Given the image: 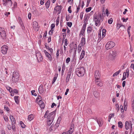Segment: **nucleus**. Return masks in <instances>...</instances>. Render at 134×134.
Wrapping results in <instances>:
<instances>
[{
    "instance_id": "nucleus-48",
    "label": "nucleus",
    "mask_w": 134,
    "mask_h": 134,
    "mask_svg": "<svg viewBox=\"0 0 134 134\" xmlns=\"http://www.w3.org/2000/svg\"><path fill=\"white\" fill-rule=\"evenodd\" d=\"M114 113L111 114H110L109 116V119H111L114 116Z\"/></svg>"
},
{
    "instance_id": "nucleus-52",
    "label": "nucleus",
    "mask_w": 134,
    "mask_h": 134,
    "mask_svg": "<svg viewBox=\"0 0 134 134\" xmlns=\"http://www.w3.org/2000/svg\"><path fill=\"white\" fill-rule=\"evenodd\" d=\"M80 5H79L78 6V7L77 8V10L76 11V13H78L80 9Z\"/></svg>"
},
{
    "instance_id": "nucleus-49",
    "label": "nucleus",
    "mask_w": 134,
    "mask_h": 134,
    "mask_svg": "<svg viewBox=\"0 0 134 134\" xmlns=\"http://www.w3.org/2000/svg\"><path fill=\"white\" fill-rule=\"evenodd\" d=\"M72 23L71 22H68L67 23V25L69 27H71L72 25Z\"/></svg>"
},
{
    "instance_id": "nucleus-20",
    "label": "nucleus",
    "mask_w": 134,
    "mask_h": 134,
    "mask_svg": "<svg viewBox=\"0 0 134 134\" xmlns=\"http://www.w3.org/2000/svg\"><path fill=\"white\" fill-rule=\"evenodd\" d=\"M38 104L41 109H43L44 108V103L41 100H39Z\"/></svg>"
},
{
    "instance_id": "nucleus-14",
    "label": "nucleus",
    "mask_w": 134,
    "mask_h": 134,
    "mask_svg": "<svg viewBox=\"0 0 134 134\" xmlns=\"http://www.w3.org/2000/svg\"><path fill=\"white\" fill-rule=\"evenodd\" d=\"M116 55V52L115 51H112L110 55V57L111 60L114 59Z\"/></svg>"
},
{
    "instance_id": "nucleus-64",
    "label": "nucleus",
    "mask_w": 134,
    "mask_h": 134,
    "mask_svg": "<svg viewBox=\"0 0 134 134\" xmlns=\"http://www.w3.org/2000/svg\"><path fill=\"white\" fill-rule=\"evenodd\" d=\"M59 123L57 122L54 126L57 128L59 126Z\"/></svg>"
},
{
    "instance_id": "nucleus-50",
    "label": "nucleus",
    "mask_w": 134,
    "mask_h": 134,
    "mask_svg": "<svg viewBox=\"0 0 134 134\" xmlns=\"http://www.w3.org/2000/svg\"><path fill=\"white\" fill-rule=\"evenodd\" d=\"M41 99V97L40 96H38L37 98L36 99L37 102H38L39 100ZM38 103V102H37Z\"/></svg>"
},
{
    "instance_id": "nucleus-29",
    "label": "nucleus",
    "mask_w": 134,
    "mask_h": 134,
    "mask_svg": "<svg viewBox=\"0 0 134 134\" xmlns=\"http://www.w3.org/2000/svg\"><path fill=\"white\" fill-rule=\"evenodd\" d=\"M92 30V27L91 26H89L87 27V32L88 33H91Z\"/></svg>"
},
{
    "instance_id": "nucleus-35",
    "label": "nucleus",
    "mask_w": 134,
    "mask_h": 134,
    "mask_svg": "<svg viewBox=\"0 0 134 134\" xmlns=\"http://www.w3.org/2000/svg\"><path fill=\"white\" fill-rule=\"evenodd\" d=\"M121 71V70H120L114 73L113 75V76L114 77L118 75L120 73V72Z\"/></svg>"
},
{
    "instance_id": "nucleus-41",
    "label": "nucleus",
    "mask_w": 134,
    "mask_h": 134,
    "mask_svg": "<svg viewBox=\"0 0 134 134\" xmlns=\"http://www.w3.org/2000/svg\"><path fill=\"white\" fill-rule=\"evenodd\" d=\"M126 100L125 99L124 100V109L125 110H126L127 109V107L126 105V103H125V102Z\"/></svg>"
},
{
    "instance_id": "nucleus-27",
    "label": "nucleus",
    "mask_w": 134,
    "mask_h": 134,
    "mask_svg": "<svg viewBox=\"0 0 134 134\" xmlns=\"http://www.w3.org/2000/svg\"><path fill=\"white\" fill-rule=\"evenodd\" d=\"M123 74L125 75V76L126 75L127 77H128L129 75V69H127L126 70V72H124Z\"/></svg>"
},
{
    "instance_id": "nucleus-62",
    "label": "nucleus",
    "mask_w": 134,
    "mask_h": 134,
    "mask_svg": "<svg viewBox=\"0 0 134 134\" xmlns=\"http://www.w3.org/2000/svg\"><path fill=\"white\" fill-rule=\"evenodd\" d=\"M57 77H54L53 79V80H52V83H54V82H55L56 80L57 79Z\"/></svg>"
},
{
    "instance_id": "nucleus-54",
    "label": "nucleus",
    "mask_w": 134,
    "mask_h": 134,
    "mask_svg": "<svg viewBox=\"0 0 134 134\" xmlns=\"http://www.w3.org/2000/svg\"><path fill=\"white\" fill-rule=\"evenodd\" d=\"M61 120V117H59L58 118L57 120V122L59 123Z\"/></svg>"
},
{
    "instance_id": "nucleus-45",
    "label": "nucleus",
    "mask_w": 134,
    "mask_h": 134,
    "mask_svg": "<svg viewBox=\"0 0 134 134\" xmlns=\"http://www.w3.org/2000/svg\"><path fill=\"white\" fill-rule=\"evenodd\" d=\"M59 17H58L57 18V20H56V25L57 26L59 24Z\"/></svg>"
},
{
    "instance_id": "nucleus-60",
    "label": "nucleus",
    "mask_w": 134,
    "mask_h": 134,
    "mask_svg": "<svg viewBox=\"0 0 134 134\" xmlns=\"http://www.w3.org/2000/svg\"><path fill=\"white\" fill-rule=\"evenodd\" d=\"M53 29H51V30H50L49 32V34L50 35H52L53 33Z\"/></svg>"
},
{
    "instance_id": "nucleus-11",
    "label": "nucleus",
    "mask_w": 134,
    "mask_h": 134,
    "mask_svg": "<svg viewBox=\"0 0 134 134\" xmlns=\"http://www.w3.org/2000/svg\"><path fill=\"white\" fill-rule=\"evenodd\" d=\"M44 52L46 57L47 58L48 60L51 62L52 60V57L51 54L49 53L46 50H44Z\"/></svg>"
},
{
    "instance_id": "nucleus-3",
    "label": "nucleus",
    "mask_w": 134,
    "mask_h": 134,
    "mask_svg": "<svg viewBox=\"0 0 134 134\" xmlns=\"http://www.w3.org/2000/svg\"><path fill=\"white\" fill-rule=\"evenodd\" d=\"M19 75L18 72L17 71H14L13 72L10 81L12 83H16L19 81Z\"/></svg>"
},
{
    "instance_id": "nucleus-6",
    "label": "nucleus",
    "mask_w": 134,
    "mask_h": 134,
    "mask_svg": "<svg viewBox=\"0 0 134 134\" xmlns=\"http://www.w3.org/2000/svg\"><path fill=\"white\" fill-rule=\"evenodd\" d=\"M0 35L3 39H5L6 38V32L4 29L1 27H0Z\"/></svg>"
},
{
    "instance_id": "nucleus-33",
    "label": "nucleus",
    "mask_w": 134,
    "mask_h": 134,
    "mask_svg": "<svg viewBox=\"0 0 134 134\" xmlns=\"http://www.w3.org/2000/svg\"><path fill=\"white\" fill-rule=\"evenodd\" d=\"M85 30L82 29L80 33V35H83L84 34Z\"/></svg>"
},
{
    "instance_id": "nucleus-61",
    "label": "nucleus",
    "mask_w": 134,
    "mask_h": 134,
    "mask_svg": "<svg viewBox=\"0 0 134 134\" xmlns=\"http://www.w3.org/2000/svg\"><path fill=\"white\" fill-rule=\"evenodd\" d=\"M31 14L30 12H29L28 13V18L29 19H31Z\"/></svg>"
},
{
    "instance_id": "nucleus-21",
    "label": "nucleus",
    "mask_w": 134,
    "mask_h": 134,
    "mask_svg": "<svg viewBox=\"0 0 134 134\" xmlns=\"http://www.w3.org/2000/svg\"><path fill=\"white\" fill-rule=\"evenodd\" d=\"M85 44V40L84 37H82L81 40V43L79 44L82 46H84Z\"/></svg>"
},
{
    "instance_id": "nucleus-57",
    "label": "nucleus",
    "mask_w": 134,
    "mask_h": 134,
    "mask_svg": "<svg viewBox=\"0 0 134 134\" xmlns=\"http://www.w3.org/2000/svg\"><path fill=\"white\" fill-rule=\"evenodd\" d=\"M71 6H70L69 7V8H68V11L70 13H71V12H72L71 10Z\"/></svg>"
},
{
    "instance_id": "nucleus-44",
    "label": "nucleus",
    "mask_w": 134,
    "mask_h": 134,
    "mask_svg": "<svg viewBox=\"0 0 134 134\" xmlns=\"http://www.w3.org/2000/svg\"><path fill=\"white\" fill-rule=\"evenodd\" d=\"M66 35L65 32L63 33V40H64L65 39V38L66 36Z\"/></svg>"
},
{
    "instance_id": "nucleus-9",
    "label": "nucleus",
    "mask_w": 134,
    "mask_h": 134,
    "mask_svg": "<svg viewBox=\"0 0 134 134\" xmlns=\"http://www.w3.org/2000/svg\"><path fill=\"white\" fill-rule=\"evenodd\" d=\"M8 49V47L6 45H4L1 47V51L3 54H7Z\"/></svg>"
},
{
    "instance_id": "nucleus-24",
    "label": "nucleus",
    "mask_w": 134,
    "mask_h": 134,
    "mask_svg": "<svg viewBox=\"0 0 134 134\" xmlns=\"http://www.w3.org/2000/svg\"><path fill=\"white\" fill-rule=\"evenodd\" d=\"M57 128L53 124L49 128V130L50 131H54L57 129Z\"/></svg>"
},
{
    "instance_id": "nucleus-36",
    "label": "nucleus",
    "mask_w": 134,
    "mask_h": 134,
    "mask_svg": "<svg viewBox=\"0 0 134 134\" xmlns=\"http://www.w3.org/2000/svg\"><path fill=\"white\" fill-rule=\"evenodd\" d=\"M118 127L120 128H122L123 127V124L121 121H119L118 123Z\"/></svg>"
},
{
    "instance_id": "nucleus-40",
    "label": "nucleus",
    "mask_w": 134,
    "mask_h": 134,
    "mask_svg": "<svg viewBox=\"0 0 134 134\" xmlns=\"http://www.w3.org/2000/svg\"><path fill=\"white\" fill-rule=\"evenodd\" d=\"M98 41L99 42H100L102 40V38L101 37V35L100 33H98Z\"/></svg>"
},
{
    "instance_id": "nucleus-34",
    "label": "nucleus",
    "mask_w": 134,
    "mask_h": 134,
    "mask_svg": "<svg viewBox=\"0 0 134 134\" xmlns=\"http://www.w3.org/2000/svg\"><path fill=\"white\" fill-rule=\"evenodd\" d=\"M121 26L124 27V26L122 25L119 23L117 24L116 28L118 30L120 29V27Z\"/></svg>"
},
{
    "instance_id": "nucleus-39",
    "label": "nucleus",
    "mask_w": 134,
    "mask_h": 134,
    "mask_svg": "<svg viewBox=\"0 0 134 134\" xmlns=\"http://www.w3.org/2000/svg\"><path fill=\"white\" fill-rule=\"evenodd\" d=\"M93 94L94 96L96 97H98L99 96V93L97 92H94Z\"/></svg>"
},
{
    "instance_id": "nucleus-17",
    "label": "nucleus",
    "mask_w": 134,
    "mask_h": 134,
    "mask_svg": "<svg viewBox=\"0 0 134 134\" xmlns=\"http://www.w3.org/2000/svg\"><path fill=\"white\" fill-rule=\"evenodd\" d=\"M100 74L99 71L96 70L95 71L94 74V77L96 80H98L100 78Z\"/></svg>"
},
{
    "instance_id": "nucleus-26",
    "label": "nucleus",
    "mask_w": 134,
    "mask_h": 134,
    "mask_svg": "<svg viewBox=\"0 0 134 134\" xmlns=\"http://www.w3.org/2000/svg\"><path fill=\"white\" fill-rule=\"evenodd\" d=\"M10 119L12 122V123L13 124H14L15 123V120L13 116L12 115H10Z\"/></svg>"
},
{
    "instance_id": "nucleus-30",
    "label": "nucleus",
    "mask_w": 134,
    "mask_h": 134,
    "mask_svg": "<svg viewBox=\"0 0 134 134\" xmlns=\"http://www.w3.org/2000/svg\"><path fill=\"white\" fill-rule=\"evenodd\" d=\"M96 83L97 85L99 86H102L103 85L102 83L101 82H99L98 80H96Z\"/></svg>"
},
{
    "instance_id": "nucleus-63",
    "label": "nucleus",
    "mask_w": 134,
    "mask_h": 134,
    "mask_svg": "<svg viewBox=\"0 0 134 134\" xmlns=\"http://www.w3.org/2000/svg\"><path fill=\"white\" fill-rule=\"evenodd\" d=\"M65 40V46H67L68 44V40L67 39H66Z\"/></svg>"
},
{
    "instance_id": "nucleus-37",
    "label": "nucleus",
    "mask_w": 134,
    "mask_h": 134,
    "mask_svg": "<svg viewBox=\"0 0 134 134\" xmlns=\"http://www.w3.org/2000/svg\"><path fill=\"white\" fill-rule=\"evenodd\" d=\"M115 109L117 111V112H118L120 109L119 106V105L118 104H116L115 105Z\"/></svg>"
},
{
    "instance_id": "nucleus-10",
    "label": "nucleus",
    "mask_w": 134,
    "mask_h": 134,
    "mask_svg": "<svg viewBox=\"0 0 134 134\" xmlns=\"http://www.w3.org/2000/svg\"><path fill=\"white\" fill-rule=\"evenodd\" d=\"M77 48V46L75 44L72 47H70V49L69 51V52L70 53H73L74 54L76 53Z\"/></svg>"
},
{
    "instance_id": "nucleus-19",
    "label": "nucleus",
    "mask_w": 134,
    "mask_h": 134,
    "mask_svg": "<svg viewBox=\"0 0 134 134\" xmlns=\"http://www.w3.org/2000/svg\"><path fill=\"white\" fill-rule=\"evenodd\" d=\"M71 71L69 70L68 72L67 75L66 79V83H68L70 79V77L71 75Z\"/></svg>"
},
{
    "instance_id": "nucleus-59",
    "label": "nucleus",
    "mask_w": 134,
    "mask_h": 134,
    "mask_svg": "<svg viewBox=\"0 0 134 134\" xmlns=\"http://www.w3.org/2000/svg\"><path fill=\"white\" fill-rule=\"evenodd\" d=\"M131 26H129L128 29H127V32L128 33V34H130V30L131 29Z\"/></svg>"
},
{
    "instance_id": "nucleus-46",
    "label": "nucleus",
    "mask_w": 134,
    "mask_h": 134,
    "mask_svg": "<svg viewBox=\"0 0 134 134\" xmlns=\"http://www.w3.org/2000/svg\"><path fill=\"white\" fill-rule=\"evenodd\" d=\"M113 21V19L111 18L108 20V23L110 24H111Z\"/></svg>"
},
{
    "instance_id": "nucleus-8",
    "label": "nucleus",
    "mask_w": 134,
    "mask_h": 134,
    "mask_svg": "<svg viewBox=\"0 0 134 134\" xmlns=\"http://www.w3.org/2000/svg\"><path fill=\"white\" fill-rule=\"evenodd\" d=\"M13 3L11 0H4L3 5L5 6L8 5L11 7Z\"/></svg>"
},
{
    "instance_id": "nucleus-5",
    "label": "nucleus",
    "mask_w": 134,
    "mask_h": 134,
    "mask_svg": "<svg viewBox=\"0 0 134 134\" xmlns=\"http://www.w3.org/2000/svg\"><path fill=\"white\" fill-rule=\"evenodd\" d=\"M115 43L113 41L108 42L106 44L105 47L106 49L108 50L113 48L115 46Z\"/></svg>"
},
{
    "instance_id": "nucleus-16",
    "label": "nucleus",
    "mask_w": 134,
    "mask_h": 134,
    "mask_svg": "<svg viewBox=\"0 0 134 134\" xmlns=\"http://www.w3.org/2000/svg\"><path fill=\"white\" fill-rule=\"evenodd\" d=\"M38 90L39 93L40 94L43 93L45 91V89L44 88V87H43V86L42 85L40 86Z\"/></svg>"
},
{
    "instance_id": "nucleus-22",
    "label": "nucleus",
    "mask_w": 134,
    "mask_h": 134,
    "mask_svg": "<svg viewBox=\"0 0 134 134\" xmlns=\"http://www.w3.org/2000/svg\"><path fill=\"white\" fill-rule=\"evenodd\" d=\"M85 55V51L84 50H82L81 53V55L80 56L79 59L80 60H81L84 57Z\"/></svg>"
},
{
    "instance_id": "nucleus-1",
    "label": "nucleus",
    "mask_w": 134,
    "mask_h": 134,
    "mask_svg": "<svg viewBox=\"0 0 134 134\" xmlns=\"http://www.w3.org/2000/svg\"><path fill=\"white\" fill-rule=\"evenodd\" d=\"M103 8L102 9V14L99 13L98 15L95 14L93 15V19L95 23L96 26H99L100 25V23L103 20V14H104L105 15L104 13L105 5H103L102 6Z\"/></svg>"
},
{
    "instance_id": "nucleus-13",
    "label": "nucleus",
    "mask_w": 134,
    "mask_h": 134,
    "mask_svg": "<svg viewBox=\"0 0 134 134\" xmlns=\"http://www.w3.org/2000/svg\"><path fill=\"white\" fill-rule=\"evenodd\" d=\"M38 23L35 21H34L32 24V27L35 31H38Z\"/></svg>"
},
{
    "instance_id": "nucleus-4",
    "label": "nucleus",
    "mask_w": 134,
    "mask_h": 134,
    "mask_svg": "<svg viewBox=\"0 0 134 134\" xmlns=\"http://www.w3.org/2000/svg\"><path fill=\"white\" fill-rule=\"evenodd\" d=\"M55 112L53 111L49 113V111H47L44 115L45 118H47V119L54 120L55 117Z\"/></svg>"
},
{
    "instance_id": "nucleus-32",
    "label": "nucleus",
    "mask_w": 134,
    "mask_h": 134,
    "mask_svg": "<svg viewBox=\"0 0 134 134\" xmlns=\"http://www.w3.org/2000/svg\"><path fill=\"white\" fill-rule=\"evenodd\" d=\"M50 5V2L49 0L47 1V2L45 3V5L46 6V8H48Z\"/></svg>"
},
{
    "instance_id": "nucleus-42",
    "label": "nucleus",
    "mask_w": 134,
    "mask_h": 134,
    "mask_svg": "<svg viewBox=\"0 0 134 134\" xmlns=\"http://www.w3.org/2000/svg\"><path fill=\"white\" fill-rule=\"evenodd\" d=\"M91 7H89L88 8H87L86 9V12H88L91 11Z\"/></svg>"
},
{
    "instance_id": "nucleus-23",
    "label": "nucleus",
    "mask_w": 134,
    "mask_h": 134,
    "mask_svg": "<svg viewBox=\"0 0 134 134\" xmlns=\"http://www.w3.org/2000/svg\"><path fill=\"white\" fill-rule=\"evenodd\" d=\"M34 118V115L32 114H31L28 116V119L29 121L32 120Z\"/></svg>"
},
{
    "instance_id": "nucleus-18",
    "label": "nucleus",
    "mask_w": 134,
    "mask_h": 134,
    "mask_svg": "<svg viewBox=\"0 0 134 134\" xmlns=\"http://www.w3.org/2000/svg\"><path fill=\"white\" fill-rule=\"evenodd\" d=\"M74 130V125H71L69 130L66 132L67 134H71Z\"/></svg>"
},
{
    "instance_id": "nucleus-7",
    "label": "nucleus",
    "mask_w": 134,
    "mask_h": 134,
    "mask_svg": "<svg viewBox=\"0 0 134 134\" xmlns=\"http://www.w3.org/2000/svg\"><path fill=\"white\" fill-rule=\"evenodd\" d=\"M125 128L126 130H128L129 129L132 130V126L131 121H126L125 122Z\"/></svg>"
},
{
    "instance_id": "nucleus-56",
    "label": "nucleus",
    "mask_w": 134,
    "mask_h": 134,
    "mask_svg": "<svg viewBox=\"0 0 134 134\" xmlns=\"http://www.w3.org/2000/svg\"><path fill=\"white\" fill-rule=\"evenodd\" d=\"M86 24L84 23L83 24V26H82V29L85 30L86 28Z\"/></svg>"
},
{
    "instance_id": "nucleus-55",
    "label": "nucleus",
    "mask_w": 134,
    "mask_h": 134,
    "mask_svg": "<svg viewBox=\"0 0 134 134\" xmlns=\"http://www.w3.org/2000/svg\"><path fill=\"white\" fill-rule=\"evenodd\" d=\"M4 118L5 121L6 122L8 121V117L7 116H4Z\"/></svg>"
},
{
    "instance_id": "nucleus-25",
    "label": "nucleus",
    "mask_w": 134,
    "mask_h": 134,
    "mask_svg": "<svg viewBox=\"0 0 134 134\" xmlns=\"http://www.w3.org/2000/svg\"><path fill=\"white\" fill-rule=\"evenodd\" d=\"M19 97L18 96H15L14 97V99L15 101L17 104H18L19 102Z\"/></svg>"
},
{
    "instance_id": "nucleus-2",
    "label": "nucleus",
    "mask_w": 134,
    "mask_h": 134,
    "mask_svg": "<svg viewBox=\"0 0 134 134\" xmlns=\"http://www.w3.org/2000/svg\"><path fill=\"white\" fill-rule=\"evenodd\" d=\"M85 70L83 67H79L76 69V74L79 77H82L85 73Z\"/></svg>"
},
{
    "instance_id": "nucleus-38",
    "label": "nucleus",
    "mask_w": 134,
    "mask_h": 134,
    "mask_svg": "<svg viewBox=\"0 0 134 134\" xmlns=\"http://www.w3.org/2000/svg\"><path fill=\"white\" fill-rule=\"evenodd\" d=\"M82 46H81V45H79L77 49V51L78 53H79L81 51L82 49Z\"/></svg>"
},
{
    "instance_id": "nucleus-58",
    "label": "nucleus",
    "mask_w": 134,
    "mask_h": 134,
    "mask_svg": "<svg viewBox=\"0 0 134 134\" xmlns=\"http://www.w3.org/2000/svg\"><path fill=\"white\" fill-rule=\"evenodd\" d=\"M70 18V16L69 15L66 16V20L67 21H68L69 20V19Z\"/></svg>"
},
{
    "instance_id": "nucleus-43",
    "label": "nucleus",
    "mask_w": 134,
    "mask_h": 134,
    "mask_svg": "<svg viewBox=\"0 0 134 134\" xmlns=\"http://www.w3.org/2000/svg\"><path fill=\"white\" fill-rule=\"evenodd\" d=\"M86 111L87 113L88 114H91L92 113L91 109L90 108L87 109Z\"/></svg>"
},
{
    "instance_id": "nucleus-28",
    "label": "nucleus",
    "mask_w": 134,
    "mask_h": 134,
    "mask_svg": "<svg viewBox=\"0 0 134 134\" xmlns=\"http://www.w3.org/2000/svg\"><path fill=\"white\" fill-rule=\"evenodd\" d=\"M53 120H49L47 119V125L49 126H50L53 122Z\"/></svg>"
},
{
    "instance_id": "nucleus-47",
    "label": "nucleus",
    "mask_w": 134,
    "mask_h": 134,
    "mask_svg": "<svg viewBox=\"0 0 134 134\" xmlns=\"http://www.w3.org/2000/svg\"><path fill=\"white\" fill-rule=\"evenodd\" d=\"M59 51H60V50L58 49L57 52L56 57L58 59V56L59 55Z\"/></svg>"
},
{
    "instance_id": "nucleus-53",
    "label": "nucleus",
    "mask_w": 134,
    "mask_h": 134,
    "mask_svg": "<svg viewBox=\"0 0 134 134\" xmlns=\"http://www.w3.org/2000/svg\"><path fill=\"white\" fill-rule=\"evenodd\" d=\"M70 58L69 57L67 58L66 60V63H68L70 62Z\"/></svg>"
},
{
    "instance_id": "nucleus-12",
    "label": "nucleus",
    "mask_w": 134,
    "mask_h": 134,
    "mask_svg": "<svg viewBox=\"0 0 134 134\" xmlns=\"http://www.w3.org/2000/svg\"><path fill=\"white\" fill-rule=\"evenodd\" d=\"M36 56L39 62L40 61L41 62L43 60L42 56L41 54L39 52L37 53L36 54Z\"/></svg>"
},
{
    "instance_id": "nucleus-51",
    "label": "nucleus",
    "mask_w": 134,
    "mask_h": 134,
    "mask_svg": "<svg viewBox=\"0 0 134 134\" xmlns=\"http://www.w3.org/2000/svg\"><path fill=\"white\" fill-rule=\"evenodd\" d=\"M4 108L6 111L8 112L9 111V109L7 106L5 105L4 107Z\"/></svg>"
},
{
    "instance_id": "nucleus-31",
    "label": "nucleus",
    "mask_w": 134,
    "mask_h": 134,
    "mask_svg": "<svg viewBox=\"0 0 134 134\" xmlns=\"http://www.w3.org/2000/svg\"><path fill=\"white\" fill-rule=\"evenodd\" d=\"M18 20L20 23V24L22 26H24V24L23 23V22L22 19L20 17H18Z\"/></svg>"
},
{
    "instance_id": "nucleus-15",
    "label": "nucleus",
    "mask_w": 134,
    "mask_h": 134,
    "mask_svg": "<svg viewBox=\"0 0 134 134\" xmlns=\"http://www.w3.org/2000/svg\"><path fill=\"white\" fill-rule=\"evenodd\" d=\"M62 6L61 5H57L54 8V11H55V13L59 12L58 14H59L61 11Z\"/></svg>"
}]
</instances>
